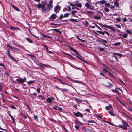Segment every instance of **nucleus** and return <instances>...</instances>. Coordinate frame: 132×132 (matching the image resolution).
Wrapping results in <instances>:
<instances>
[{
	"label": "nucleus",
	"mask_w": 132,
	"mask_h": 132,
	"mask_svg": "<svg viewBox=\"0 0 132 132\" xmlns=\"http://www.w3.org/2000/svg\"><path fill=\"white\" fill-rule=\"evenodd\" d=\"M97 32L100 34H102L103 35H104V34L102 31H97Z\"/></svg>",
	"instance_id": "nucleus-34"
},
{
	"label": "nucleus",
	"mask_w": 132,
	"mask_h": 132,
	"mask_svg": "<svg viewBox=\"0 0 132 132\" xmlns=\"http://www.w3.org/2000/svg\"><path fill=\"white\" fill-rule=\"evenodd\" d=\"M44 5H42L41 3H39L37 5V7L39 9L42 8Z\"/></svg>",
	"instance_id": "nucleus-15"
},
{
	"label": "nucleus",
	"mask_w": 132,
	"mask_h": 132,
	"mask_svg": "<svg viewBox=\"0 0 132 132\" xmlns=\"http://www.w3.org/2000/svg\"><path fill=\"white\" fill-rule=\"evenodd\" d=\"M108 106L109 107V108L110 109L111 108L112 109H113V107H112V106L111 105L109 104Z\"/></svg>",
	"instance_id": "nucleus-57"
},
{
	"label": "nucleus",
	"mask_w": 132,
	"mask_h": 132,
	"mask_svg": "<svg viewBox=\"0 0 132 132\" xmlns=\"http://www.w3.org/2000/svg\"><path fill=\"white\" fill-rule=\"evenodd\" d=\"M120 42H118L115 43L114 45L115 46H118L120 45Z\"/></svg>",
	"instance_id": "nucleus-31"
},
{
	"label": "nucleus",
	"mask_w": 132,
	"mask_h": 132,
	"mask_svg": "<svg viewBox=\"0 0 132 132\" xmlns=\"http://www.w3.org/2000/svg\"><path fill=\"white\" fill-rule=\"evenodd\" d=\"M116 20L119 22H120L121 21L120 18H117L116 19Z\"/></svg>",
	"instance_id": "nucleus-51"
},
{
	"label": "nucleus",
	"mask_w": 132,
	"mask_h": 132,
	"mask_svg": "<svg viewBox=\"0 0 132 132\" xmlns=\"http://www.w3.org/2000/svg\"><path fill=\"white\" fill-rule=\"evenodd\" d=\"M108 112L111 115L113 116H115V115L113 113H112V112H111L110 111H108Z\"/></svg>",
	"instance_id": "nucleus-33"
},
{
	"label": "nucleus",
	"mask_w": 132,
	"mask_h": 132,
	"mask_svg": "<svg viewBox=\"0 0 132 132\" xmlns=\"http://www.w3.org/2000/svg\"><path fill=\"white\" fill-rule=\"evenodd\" d=\"M21 115L23 116L25 119L27 118V117L26 116V115L23 113H21Z\"/></svg>",
	"instance_id": "nucleus-30"
},
{
	"label": "nucleus",
	"mask_w": 132,
	"mask_h": 132,
	"mask_svg": "<svg viewBox=\"0 0 132 132\" xmlns=\"http://www.w3.org/2000/svg\"><path fill=\"white\" fill-rule=\"evenodd\" d=\"M42 11L43 13H45L46 12V11L47 10V9H46L45 8V6L44 5L42 8Z\"/></svg>",
	"instance_id": "nucleus-14"
},
{
	"label": "nucleus",
	"mask_w": 132,
	"mask_h": 132,
	"mask_svg": "<svg viewBox=\"0 0 132 132\" xmlns=\"http://www.w3.org/2000/svg\"><path fill=\"white\" fill-rule=\"evenodd\" d=\"M38 65L39 67H41V68L43 67V66H44L47 68H49L50 67V66L49 65L47 66V65H45V64L42 63H39Z\"/></svg>",
	"instance_id": "nucleus-7"
},
{
	"label": "nucleus",
	"mask_w": 132,
	"mask_h": 132,
	"mask_svg": "<svg viewBox=\"0 0 132 132\" xmlns=\"http://www.w3.org/2000/svg\"><path fill=\"white\" fill-rule=\"evenodd\" d=\"M57 110H59L61 111H62L63 110V109L61 107H59L58 108Z\"/></svg>",
	"instance_id": "nucleus-52"
},
{
	"label": "nucleus",
	"mask_w": 132,
	"mask_h": 132,
	"mask_svg": "<svg viewBox=\"0 0 132 132\" xmlns=\"http://www.w3.org/2000/svg\"><path fill=\"white\" fill-rule=\"evenodd\" d=\"M106 85L108 87H111L112 86V85L110 83H108V84H107Z\"/></svg>",
	"instance_id": "nucleus-36"
},
{
	"label": "nucleus",
	"mask_w": 132,
	"mask_h": 132,
	"mask_svg": "<svg viewBox=\"0 0 132 132\" xmlns=\"http://www.w3.org/2000/svg\"><path fill=\"white\" fill-rule=\"evenodd\" d=\"M46 101L49 103H51L52 102V101L51 98H48L46 100Z\"/></svg>",
	"instance_id": "nucleus-18"
},
{
	"label": "nucleus",
	"mask_w": 132,
	"mask_h": 132,
	"mask_svg": "<svg viewBox=\"0 0 132 132\" xmlns=\"http://www.w3.org/2000/svg\"><path fill=\"white\" fill-rule=\"evenodd\" d=\"M93 23L100 30H101V29L100 27H99L96 23Z\"/></svg>",
	"instance_id": "nucleus-39"
},
{
	"label": "nucleus",
	"mask_w": 132,
	"mask_h": 132,
	"mask_svg": "<svg viewBox=\"0 0 132 132\" xmlns=\"http://www.w3.org/2000/svg\"><path fill=\"white\" fill-rule=\"evenodd\" d=\"M42 36L43 37H45V38L47 37L48 38H51V37L50 36H47V35H45L44 34H43L42 35Z\"/></svg>",
	"instance_id": "nucleus-29"
},
{
	"label": "nucleus",
	"mask_w": 132,
	"mask_h": 132,
	"mask_svg": "<svg viewBox=\"0 0 132 132\" xmlns=\"http://www.w3.org/2000/svg\"><path fill=\"white\" fill-rule=\"evenodd\" d=\"M34 119L36 120H37V116H34Z\"/></svg>",
	"instance_id": "nucleus-63"
},
{
	"label": "nucleus",
	"mask_w": 132,
	"mask_h": 132,
	"mask_svg": "<svg viewBox=\"0 0 132 132\" xmlns=\"http://www.w3.org/2000/svg\"><path fill=\"white\" fill-rule=\"evenodd\" d=\"M100 25L101 26L103 27H106L107 28L111 30L114 32H116V30L113 28H112L111 26H108L106 24L103 25L102 24L100 23Z\"/></svg>",
	"instance_id": "nucleus-1"
},
{
	"label": "nucleus",
	"mask_w": 132,
	"mask_h": 132,
	"mask_svg": "<svg viewBox=\"0 0 132 132\" xmlns=\"http://www.w3.org/2000/svg\"><path fill=\"white\" fill-rule=\"evenodd\" d=\"M69 14L66 13L65 14L64 16V17H68L69 15Z\"/></svg>",
	"instance_id": "nucleus-37"
},
{
	"label": "nucleus",
	"mask_w": 132,
	"mask_h": 132,
	"mask_svg": "<svg viewBox=\"0 0 132 132\" xmlns=\"http://www.w3.org/2000/svg\"><path fill=\"white\" fill-rule=\"evenodd\" d=\"M53 7V5H50L48 4L47 5L46 8L47 10H48V11H50L51 9V8Z\"/></svg>",
	"instance_id": "nucleus-8"
},
{
	"label": "nucleus",
	"mask_w": 132,
	"mask_h": 132,
	"mask_svg": "<svg viewBox=\"0 0 132 132\" xmlns=\"http://www.w3.org/2000/svg\"><path fill=\"white\" fill-rule=\"evenodd\" d=\"M77 12L76 11H74V10H73V11H72L71 12V13H72V15H73H73H74V14L76 13Z\"/></svg>",
	"instance_id": "nucleus-35"
},
{
	"label": "nucleus",
	"mask_w": 132,
	"mask_h": 132,
	"mask_svg": "<svg viewBox=\"0 0 132 132\" xmlns=\"http://www.w3.org/2000/svg\"><path fill=\"white\" fill-rule=\"evenodd\" d=\"M122 124L124 125L127 126L128 127H129V125L128 124V123L126 122L123 121V120L122 119Z\"/></svg>",
	"instance_id": "nucleus-11"
},
{
	"label": "nucleus",
	"mask_w": 132,
	"mask_h": 132,
	"mask_svg": "<svg viewBox=\"0 0 132 132\" xmlns=\"http://www.w3.org/2000/svg\"><path fill=\"white\" fill-rule=\"evenodd\" d=\"M7 55L8 56L10 59L13 60V61L15 62L16 63H18V62L16 60H15L14 58L12 56H11V55L10 54V52L9 50H7Z\"/></svg>",
	"instance_id": "nucleus-3"
},
{
	"label": "nucleus",
	"mask_w": 132,
	"mask_h": 132,
	"mask_svg": "<svg viewBox=\"0 0 132 132\" xmlns=\"http://www.w3.org/2000/svg\"><path fill=\"white\" fill-rule=\"evenodd\" d=\"M53 3V1L52 0H50L49 4L53 5L52 3Z\"/></svg>",
	"instance_id": "nucleus-48"
},
{
	"label": "nucleus",
	"mask_w": 132,
	"mask_h": 132,
	"mask_svg": "<svg viewBox=\"0 0 132 132\" xmlns=\"http://www.w3.org/2000/svg\"><path fill=\"white\" fill-rule=\"evenodd\" d=\"M70 21L72 22H74V21L77 22H78V21L76 20H75L73 19H70Z\"/></svg>",
	"instance_id": "nucleus-41"
},
{
	"label": "nucleus",
	"mask_w": 132,
	"mask_h": 132,
	"mask_svg": "<svg viewBox=\"0 0 132 132\" xmlns=\"http://www.w3.org/2000/svg\"><path fill=\"white\" fill-rule=\"evenodd\" d=\"M120 36H122L123 37L127 38V37L128 35L126 34H124L123 35H120Z\"/></svg>",
	"instance_id": "nucleus-23"
},
{
	"label": "nucleus",
	"mask_w": 132,
	"mask_h": 132,
	"mask_svg": "<svg viewBox=\"0 0 132 132\" xmlns=\"http://www.w3.org/2000/svg\"><path fill=\"white\" fill-rule=\"evenodd\" d=\"M53 107V109L55 110H57L58 107L56 105H54Z\"/></svg>",
	"instance_id": "nucleus-28"
},
{
	"label": "nucleus",
	"mask_w": 132,
	"mask_h": 132,
	"mask_svg": "<svg viewBox=\"0 0 132 132\" xmlns=\"http://www.w3.org/2000/svg\"><path fill=\"white\" fill-rule=\"evenodd\" d=\"M50 17L53 19H55L56 18V15L54 14H53Z\"/></svg>",
	"instance_id": "nucleus-20"
},
{
	"label": "nucleus",
	"mask_w": 132,
	"mask_h": 132,
	"mask_svg": "<svg viewBox=\"0 0 132 132\" xmlns=\"http://www.w3.org/2000/svg\"><path fill=\"white\" fill-rule=\"evenodd\" d=\"M2 84L1 83H0V91H1L2 90Z\"/></svg>",
	"instance_id": "nucleus-56"
},
{
	"label": "nucleus",
	"mask_w": 132,
	"mask_h": 132,
	"mask_svg": "<svg viewBox=\"0 0 132 132\" xmlns=\"http://www.w3.org/2000/svg\"><path fill=\"white\" fill-rule=\"evenodd\" d=\"M10 107L13 109H16V107L14 105L11 106Z\"/></svg>",
	"instance_id": "nucleus-53"
},
{
	"label": "nucleus",
	"mask_w": 132,
	"mask_h": 132,
	"mask_svg": "<svg viewBox=\"0 0 132 132\" xmlns=\"http://www.w3.org/2000/svg\"><path fill=\"white\" fill-rule=\"evenodd\" d=\"M85 6L87 8L89 9L94 10V6H93L92 5H90L88 3H87L85 4Z\"/></svg>",
	"instance_id": "nucleus-2"
},
{
	"label": "nucleus",
	"mask_w": 132,
	"mask_h": 132,
	"mask_svg": "<svg viewBox=\"0 0 132 132\" xmlns=\"http://www.w3.org/2000/svg\"><path fill=\"white\" fill-rule=\"evenodd\" d=\"M122 128L123 129L125 130H126L127 129V127H126L124 126L123 127V128Z\"/></svg>",
	"instance_id": "nucleus-59"
},
{
	"label": "nucleus",
	"mask_w": 132,
	"mask_h": 132,
	"mask_svg": "<svg viewBox=\"0 0 132 132\" xmlns=\"http://www.w3.org/2000/svg\"><path fill=\"white\" fill-rule=\"evenodd\" d=\"M84 129L86 130V131H90V129L88 128H85Z\"/></svg>",
	"instance_id": "nucleus-40"
},
{
	"label": "nucleus",
	"mask_w": 132,
	"mask_h": 132,
	"mask_svg": "<svg viewBox=\"0 0 132 132\" xmlns=\"http://www.w3.org/2000/svg\"><path fill=\"white\" fill-rule=\"evenodd\" d=\"M74 114L75 116L77 117L80 116L82 118L83 117V115L80 112L78 111L77 113H74Z\"/></svg>",
	"instance_id": "nucleus-6"
},
{
	"label": "nucleus",
	"mask_w": 132,
	"mask_h": 132,
	"mask_svg": "<svg viewBox=\"0 0 132 132\" xmlns=\"http://www.w3.org/2000/svg\"><path fill=\"white\" fill-rule=\"evenodd\" d=\"M124 126L123 125H119L118 126L120 128H123V127Z\"/></svg>",
	"instance_id": "nucleus-50"
},
{
	"label": "nucleus",
	"mask_w": 132,
	"mask_h": 132,
	"mask_svg": "<svg viewBox=\"0 0 132 132\" xmlns=\"http://www.w3.org/2000/svg\"><path fill=\"white\" fill-rule=\"evenodd\" d=\"M0 66H2L3 67L4 69H5V67L4 65L0 63Z\"/></svg>",
	"instance_id": "nucleus-49"
},
{
	"label": "nucleus",
	"mask_w": 132,
	"mask_h": 132,
	"mask_svg": "<svg viewBox=\"0 0 132 132\" xmlns=\"http://www.w3.org/2000/svg\"><path fill=\"white\" fill-rule=\"evenodd\" d=\"M63 17H64V16H63V14H62L59 16V19H62Z\"/></svg>",
	"instance_id": "nucleus-47"
},
{
	"label": "nucleus",
	"mask_w": 132,
	"mask_h": 132,
	"mask_svg": "<svg viewBox=\"0 0 132 132\" xmlns=\"http://www.w3.org/2000/svg\"><path fill=\"white\" fill-rule=\"evenodd\" d=\"M123 21L124 22L126 21L127 20V19L126 18H123Z\"/></svg>",
	"instance_id": "nucleus-62"
},
{
	"label": "nucleus",
	"mask_w": 132,
	"mask_h": 132,
	"mask_svg": "<svg viewBox=\"0 0 132 132\" xmlns=\"http://www.w3.org/2000/svg\"><path fill=\"white\" fill-rule=\"evenodd\" d=\"M74 127L77 130H78L79 129V126L77 125H75Z\"/></svg>",
	"instance_id": "nucleus-46"
},
{
	"label": "nucleus",
	"mask_w": 132,
	"mask_h": 132,
	"mask_svg": "<svg viewBox=\"0 0 132 132\" xmlns=\"http://www.w3.org/2000/svg\"><path fill=\"white\" fill-rule=\"evenodd\" d=\"M75 98L76 99V100L77 101H78L80 102L81 103L82 102V100H81L78 99L77 98Z\"/></svg>",
	"instance_id": "nucleus-42"
},
{
	"label": "nucleus",
	"mask_w": 132,
	"mask_h": 132,
	"mask_svg": "<svg viewBox=\"0 0 132 132\" xmlns=\"http://www.w3.org/2000/svg\"><path fill=\"white\" fill-rule=\"evenodd\" d=\"M75 123L76 124H79L82 125V123L81 122H80L79 121L77 120H75Z\"/></svg>",
	"instance_id": "nucleus-22"
},
{
	"label": "nucleus",
	"mask_w": 132,
	"mask_h": 132,
	"mask_svg": "<svg viewBox=\"0 0 132 132\" xmlns=\"http://www.w3.org/2000/svg\"><path fill=\"white\" fill-rule=\"evenodd\" d=\"M106 2L105 0H102L101 1H98V4H100L102 5H103L104 4H105Z\"/></svg>",
	"instance_id": "nucleus-10"
},
{
	"label": "nucleus",
	"mask_w": 132,
	"mask_h": 132,
	"mask_svg": "<svg viewBox=\"0 0 132 132\" xmlns=\"http://www.w3.org/2000/svg\"><path fill=\"white\" fill-rule=\"evenodd\" d=\"M116 27H117L118 28H121V26L118 24H116Z\"/></svg>",
	"instance_id": "nucleus-54"
},
{
	"label": "nucleus",
	"mask_w": 132,
	"mask_h": 132,
	"mask_svg": "<svg viewBox=\"0 0 132 132\" xmlns=\"http://www.w3.org/2000/svg\"><path fill=\"white\" fill-rule=\"evenodd\" d=\"M11 118V119H12L13 122L15 123V119L14 118V117H13V116H12Z\"/></svg>",
	"instance_id": "nucleus-38"
},
{
	"label": "nucleus",
	"mask_w": 132,
	"mask_h": 132,
	"mask_svg": "<svg viewBox=\"0 0 132 132\" xmlns=\"http://www.w3.org/2000/svg\"><path fill=\"white\" fill-rule=\"evenodd\" d=\"M114 5L117 7H118L119 6V4L117 2H115L114 3Z\"/></svg>",
	"instance_id": "nucleus-25"
},
{
	"label": "nucleus",
	"mask_w": 132,
	"mask_h": 132,
	"mask_svg": "<svg viewBox=\"0 0 132 132\" xmlns=\"http://www.w3.org/2000/svg\"><path fill=\"white\" fill-rule=\"evenodd\" d=\"M105 6L106 7H110V4L107 3L105 2Z\"/></svg>",
	"instance_id": "nucleus-27"
},
{
	"label": "nucleus",
	"mask_w": 132,
	"mask_h": 132,
	"mask_svg": "<svg viewBox=\"0 0 132 132\" xmlns=\"http://www.w3.org/2000/svg\"><path fill=\"white\" fill-rule=\"evenodd\" d=\"M88 122L89 123H93L94 122L92 120H89L88 121Z\"/></svg>",
	"instance_id": "nucleus-58"
},
{
	"label": "nucleus",
	"mask_w": 132,
	"mask_h": 132,
	"mask_svg": "<svg viewBox=\"0 0 132 132\" xmlns=\"http://www.w3.org/2000/svg\"><path fill=\"white\" fill-rule=\"evenodd\" d=\"M36 90L38 93H40V89L39 88H38Z\"/></svg>",
	"instance_id": "nucleus-43"
},
{
	"label": "nucleus",
	"mask_w": 132,
	"mask_h": 132,
	"mask_svg": "<svg viewBox=\"0 0 132 132\" xmlns=\"http://www.w3.org/2000/svg\"><path fill=\"white\" fill-rule=\"evenodd\" d=\"M60 9V7L58 5H57L55 7L54 11L56 13V14H57L59 12Z\"/></svg>",
	"instance_id": "nucleus-4"
},
{
	"label": "nucleus",
	"mask_w": 132,
	"mask_h": 132,
	"mask_svg": "<svg viewBox=\"0 0 132 132\" xmlns=\"http://www.w3.org/2000/svg\"><path fill=\"white\" fill-rule=\"evenodd\" d=\"M35 62L36 63L37 65H38V64H39L38 63V62L37 60L35 61Z\"/></svg>",
	"instance_id": "nucleus-60"
},
{
	"label": "nucleus",
	"mask_w": 132,
	"mask_h": 132,
	"mask_svg": "<svg viewBox=\"0 0 132 132\" xmlns=\"http://www.w3.org/2000/svg\"><path fill=\"white\" fill-rule=\"evenodd\" d=\"M75 6L79 7H82V5L80 3H75L74 4Z\"/></svg>",
	"instance_id": "nucleus-12"
},
{
	"label": "nucleus",
	"mask_w": 132,
	"mask_h": 132,
	"mask_svg": "<svg viewBox=\"0 0 132 132\" xmlns=\"http://www.w3.org/2000/svg\"><path fill=\"white\" fill-rule=\"evenodd\" d=\"M26 40L29 42L32 43L33 42V41L30 39L28 38H26Z\"/></svg>",
	"instance_id": "nucleus-21"
},
{
	"label": "nucleus",
	"mask_w": 132,
	"mask_h": 132,
	"mask_svg": "<svg viewBox=\"0 0 132 132\" xmlns=\"http://www.w3.org/2000/svg\"><path fill=\"white\" fill-rule=\"evenodd\" d=\"M26 80V78L24 77V78H18L16 79L17 81L18 82L23 83Z\"/></svg>",
	"instance_id": "nucleus-5"
},
{
	"label": "nucleus",
	"mask_w": 132,
	"mask_h": 132,
	"mask_svg": "<svg viewBox=\"0 0 132 132\" xmlns=\"http://www.w3.org/2000/svg\"><path fill=\"white\" fill-rule=\"evenodd\" d=\"M11 5L13 7L15 10L16 11H20L19 9L16 6L13 5L12 3L11 4Z\"/></svg>",
	"instance_id": "nucleus-9"
},
{
	"label": "nucleus",
	"mask_w": 132,
	"mask_h": 132,
	"mask_svg": "<svg viewBox=\"0 0 132 132\" xmlns=\"http://www.w3.org/2000/svg\"><path fill=\"white\" fill-rule=\"evenodd\" d=\"M103 70L104 72H105L106 73L108 72V71L106 70V69H104Z\"/></svg>",
	"instance_id": "nucleus-61"
},
{
	"label": "nucleus",
	"mask_w": 132,
	"mask_h": 132,
	"mask_svg": "<svg viewBox=\"0 0 132 132\" xmlns=\"http://www.w3.org/2000/svg\"><path fill=\"white\" fill-rule=\"evenodd\" d=\"M126 32L129 34H132V30H126Z\"/></svg>",
	"instance_id": "nucleus-26"
},
{
	"label": "nucleus",
	"mask_w": 132,
	"mask_h": 132,
	"mask_svg": "<svg viewBox=\"0 0 132 132\" xmlns=\"http://www.w3.org/2000/svg\"><path fill=\"white\" fill-rule=\"evenodd\" d=\"M104 9L105 11L106 12H109L110 11V10L107 7H105L104 8Z\"/></svg>",
	"instance_id": "nucleus-32"
},
{
	"label": "nucleus",
	"mask_w": 132,
	"mask_h": 132,
	"mask_svg": "<svg viewBox=\"0 0 132 132\" xmlns=\"http://www.w3.org/2000/svg\"><path fill=\"white\" fill-rule=\"evenodd\" d=\"M35 82L34 81H30L28 82V84L29 85H30Z\"/></svg>",
	"instance_id": "nucleus-24"
},
{
	"label": "nucleus",
	"mask_w": 132,
	"mask_h": 132,
	"mask_svg": "<svg viewBox=\"0 0 132 132\" xmlns=\"http://www.w3.org/2000/svg\"><path fill=\"white\" fill-rule=\"evenodd\" d=\"M113 54L117 55L118 56H119L120 57H121L122 56V54L117 53H113Z\"/></svg>",
	"instance_id": "nucleus-19"
},
{
	"label": "nucleus",
	"mask_w": 132,
	"mask_h": 132,
	"mask_svg": "<svg viewBox=\"0 0 132 132\" xmlns=\"http://www.w3.org/2000/svg\"><path fill=\"white\" fill-rule=\"evenodd\" d=\"M64 91L66 93H67L68 91V89H64Z\"/></svg>",
	"instance_id": "nucleus-64"
},
{
	"label": "nucleus",
	"mask_w": 132,
	"mask_h": 132,
	"mask_svg": "<svg viewBox=\"0 0 132 132\" xmlns=\"http://www.w3.org/2000/svg\"><path fill=\"white\" fill-rule=\"evenodd\" d=\"M99 50L101 51H103L104 50V49L103 48L100 47L99 48Z\"/></svg>",
	"instance_id": "nucleus-45"
},
{
	"label": "nucleus",
	"mask_w": 132,
	"mask_h": 132,
	"mask_svg": "<svg viewBox=\"0 0 132 132\" xmlns=\"http://www.w3.org/2000/svg\"><path fill=\"white\" fill-rule=\"evenodd\" d=\"M73 52L75 53L77 55H79V54L77 52V51L75 49H74L73 48H71Z\"/></svg>",
	"instance_id": "nucleus-16"
},
{
	"label": "nucleus",
	"mask_w": 132,
	"mask_h": 132,
	"mask_svg": "<svg viewBox=\"0 0 132 132\" xmlns=\"http://www.w3.org/2000/svg\"><path fill=\"white\" fill-rule=\"evenodd\" d=\"M94 18L96 19H100V16H95Z\"/></svg>",
	"instance_id": "nucleus-44"
},
{
	"label": "nucleus",
	"mask_w": 132,
	"mask_h": 132,
	"mask_svg": "<svg viewBox=\"0 0 132 132\" xmlns=\"http://www.w3.org/2000/svg\"><path fill=\"white\" fill-rule=\"evenodd\" d=\"M10 28L12 30H19V28L17 27H15L13 26H10Z\"/></svg>",
	"instance_id": "nucleus-13"
},
{
	"label": "nucleus",
	"mask_w": 132,
	"mask_h": 132,
	"mask_svg": "<svg viewBox=\"0 0 132 132\" xmlns=\"http://www.w3.org/2000/svg\"><path fill=\"white\" fill-rule=\"evenodd\" d=\"M52 30L53 31H55L56 32H58L60 34H61L62 33V32L60 31L59 30L57 29H52Z\"/></svg>",
	"instance_id": "nucleus-17"
},
{
	"label": "nucleus",
	"mask_w": 132,
	"mask_h": 132,
	"mask_svg": "<svg viewBox=\"0 0 132 132\" xmlns=\"http://www.w3.org/2000/svg\"><path fill=\"white\" fill-rule=\"evenodd\" d=\"M68 55L69 56H70L72 59H74V57L73 56H72L70 54H68Z\"/></svg>",
	"instance_id": "nucleus-55"
}]
</instances>
